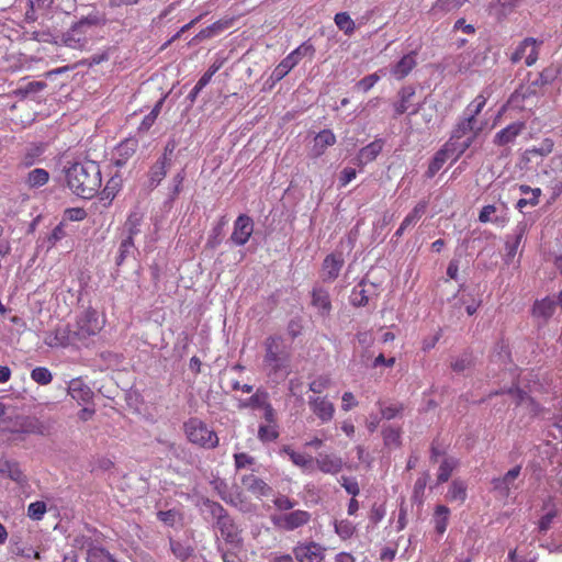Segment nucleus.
<instances>
[{
  "label": "nucleus",
  "instance_id": "3c124183",
  "mask_svg": "<svg viewBox=\"0 0 562 562\" xmlns=\"http://www.w3.org/2000/svg\"><path fill=\"white\" fill-rule=\"evenodd\" d=\"M335 531L342 540H347L355 533L356 526L348 519L337 520L335 522Z\"/></svg>",
  "mask_w": 562,
  "mask_h": 562
},
{
  "label": "nucleus",
  "instance_id": "c03bdc74",
  "mask_svg": "<svg viewBox=\"0 0 562 562\" xmlns=\"http://www.w3.org/2000/svg\"><path fill=\"white\" fill-rule=\"evenodd\" d=\"M426 210H427V202L426 201L418 202L414 206L412 212H409L403 220L404 226L409 227L411 225L416 224L422 218V216L425 214Z\"/></svg>",
  "mask_w": 562,
  "mask_h": 562
},
{
  "label": "nucleus",
  "instance_id": "6ab92c4d",
  "mask_svg": "<svg viewBox=\"0 0 562 562\" xmlns=\"http://www.w3.org/2000/svg\"><path fill=\"white\" fill-rule=\"evenodd\" d=\"M543 515L537 521V530L540 535H546L551 528L559 510L554 502L549 497L542 505Z\"/></svg>",
  "mask_w": 562,
  "mask_h": 562
},
{
  "label": "nucleus",
  "instance_id": "39448f33",
  "mask_svg": "<svg viewBox=\"0 0 562 562\" xmlns=\"http://www.w3.org/2000/svg\"><path fill=\"white\" fill-rule=\"evenodd\" d=\"M183 431L188 441L200 448L215 449L220 443L217 434L198 417H190L186 420Z\"/></svg>",
  "mask_w": 562,
  "mask_h": 562
},
{
  "label": "nucleus",
  "instance_id": "2eb2a0df",
  "mask_svg": "<svg viewBox=\"0 0 562 562\" xmlns=\"http://www.w3.org/2000/svg\"><path fill=\"white\" fill-rule=\"evenodd\" d=\"M308 406L323 424L331 422L335 416V405L326 396L310 397Z\"/></svg>",
  "mask_w": 562,
  "mask_h": 562
},
{
  "label": "nucleus",
  "instance_id": "8fccbe9b",
  "mask_svg": "<svg viewBox=\"0 0 562 562\" xmlns=\"http://www.w3.org/2000/svg\"><path fill=\"white\" fill-rule=\"evenodd\" d=\"M517 0H497L491 3L490 11L498 16L506 15L513 11Z\"/></svg>",
  "mask_w": 562,
  "mask_h": 562
},
{
  "label": "nucleus",
  "instance_id": "dca6fc26",
  "mask_svg": "<svg viewBox=\"0 0 562 562\" xmlns=\"http://www.w3.org/2000/svg\"><path fill=\"white\" fill-rule=\"evenodd\" d=\"M521 472V465H515L508 470L503 476L495 477L492 480L493 490L497 492L502 497H508L515 486V481L518 479Z\"/></svg>",
  "mask_w": 562,
  "mask_h": 562
},
{
  "label": "nucleus",
  "instance_id": "f257e3e1",
  "mask_svg": "<svg viewBox=\"0 0 562 562\" xmlns=\"http://www.w3.org/2000/svg\"><path fill=\"white\" fill-rule=\"evenodd\" d=\"M68 188L82 199H91L101 188L100 166L93 160L76 161L65 167Z\"/></svg>",
  "mask_w": 562,
  "mask_h": 562
},
{
  "label": "nucleus",
  "instance_id": "338daca9",
  "mask_svg": "<svg viewBox=\"0 0 562 562\" xmlns=\"http://www.w3.org/2000/svg\"><path fill=\"white\" fill-rule=\"evenodd\" d=\"M429 481V473L424 472L414 484V497H419L424 494L426 485Z\"/></svg>",
  "mask_w": 562,
  "mask_h": 562
},
{
  "label": "nucleus",
  "instance_id": "9b49d317",
  "mask_svg": "<svg viewBox=\"0 0 562 562\" xmlns=\"http://www.w3.org/2000/svg\"><path fill=\"white\" fill-rule=\"evenodd\" d=\"M45 344L52 348H65L68 346H78L79 341L75 334L74 326L66 324L57 326L45 337Z\"/></svg>",
  "mask_w": 562,
  "mask_h": 562
},
{
  "label": "nucleus",
  "instance_id": "4c0bfd02",
  "mask_svg": "<svg viewBox=\"0 0 562 562\" xmlns=\"http://www.w3.org/2000/svg\"><path fill=\"white\" fill-rule=\"evenodd\" d=\"M458 464H459V462L457 459L451 458V457L445 458L441 461L439 469H438V474H437L438 483L447 482L450 479L454 469L458 467Z\"/></svg>",
  "mask_w": 562,
  "mask_h": 562
},
{
  "label": "nucleus",
  "instance_id": "f03ea898",
  "mask_svg": "<svg viewBox=\"0 0 562 562\" xmlns=\"http://www.w3.org/2000/svg\"><path fill=\"white\" fill-rule=\"evenodd\" d=\"M488 95H485L484 92L480 93L465 108L462 117H460L451 132L450 140L460 138L473 140L485 136L484 132L488 128V123L480 117V113L484 109Z\"/></svg>",
  "mask_w": 562,
  "mask_h": 562
},
{
  "label": "nucleus",
  "instance_id": "13d9d810",
  "mask_svg": "<svg viewBox=\"0 0 562 562\" xmlns=\"http://www.w3.org/2000/svg\"><path fill=\"white\" fill-rule=\"evenodd\" d=\"M468 0H437L432 9L435 11L451 12L460 9Z\"/></svg>",
  "mask_w": 562,
  "mask_h": 562
},
{
  "label": "nucleus",
  "instance_id": "9d476101",
  "mask_svg": "<svg viewBox=\"0 0 562 562\" xmlns=\"http://www.w3.org/2000/svg\"><path fill=\"white\" fill-rule=\"evenodd\" d=\"M420 103L416 101V90L413 86H405L397 92V99L393 102L394 116L404 113L414 115L419 111Z\"/></svg>",
  "mask_w": 562,
  "mask_h": 562
},
{
  "label": "nucleus",
  "instance_id": "f8f14e48",
  "mask_svg": "<svg viewBox=\"0 0 562 562\" xmlns=\"http://www.w3.org/2000/svg\"><path fill=\"white\" fill-rule=\"evenodd\" d=\"M310 520L311 514L302 509H296L281 516L272 517L273 525L286 531H292L303 527L308 524Z\"/></svg>",
  "mask_w": 562,
  "mask_h": 562
},
{
  "label": "nucleus",
  "instance_id": "ea45409f",
  "mask_svg": "<svg viewBox=\"0 0 562 562\" xmlns=\"http://www.w3.org/2000/svg\"><path fill=\"white\" fill-rule=\"evenodd\" d=\"M334 21L337 27L346 35L350 36L353 34L356 24L347 12L336 13Z\"/></svg>",
  "mask_w": 562,
  "mask_h": 562
},
{
  "label": "nucleus",
  "instance_id": "bb28decb",
  "mask_svg": "<svg viewBox=\"0 0 562 562\" xmlns=\"http://www.w3.org/2000/svg\"><path fill=\"white\" fill-rule=\"evenodd\" d=\"M68 393L74 400L83 403L89 402L92 397L90 387L79 379L71 380Z\"/></svg>",
  "mask_w": 562,
  "mask_h": 562
},
{
  "label": "nucleus",
  "instance_id": "a878e982",
  "mask_svg": "<svg viewBox=\"0 0 562 562\" xmlns=\"http://www.w3.org/2000/svg\"><path fill=\"white\" fill-rule=\"evenodd\" d=\"M555 301L550 297L537 300L532 306V316L547 322L555 311Z\"/></svg>",
  "mask_w": 562,
  "mask_h": 562
},
{
  "label": "nucleus",
  "instance_id": "a19ab883",
  "mask_svg": "<svg viewBox=\"0 0 562 562\" xmlns=\"http://www.w3.org/2000/svg\"><path fill=\"white\" fill-rule=\"evenodd\" d=\"M227 485L224 481H216L215 482V490L217 491V493L220 494L221 498L231 504V505H234L236 507H238L239 509H244V505H245V502L243 499V495L241 493H238L235 497H228L226 494H225V490H226Z\"/></svg>",
  "mask_w": 562,
  "mask_h": 562
},
{
  "label": "nucleus",
  "instance_id": "603ef678",
  "mask_svg": "<svg viewBox=\"0 0 562 562\" xmlns=\"http://www.w3.org/2000/svg\"><path fill=\"white\" fill-rule=\"evenodd\" d=\"M164 104V99H160L155 106L151 109V111L144 116L142 123L138 126V130L144 132L148 131L155 123L158 114L160 113L161 106Z\"/></svg>",
  "mask_w": 562,
  "mask_h": 562
},
{
  "label": "nucleus",
  "instance_id": "e433bc0d",
  "mask_svg": "<svg viewBox=\"0 0 562 562\" xmlns=\"http://www.w3.org/2000/svg\"><path fill=\"white\" fill-rule=\"evenodd\" d=\"M139 233V229H130V235L121 241L119 248V255L116 257V265L121 266L126 257L131 254V250L134 248V236Z\"/></svg>",
  "mask_w": 562,
  "mask_h": 562
},
{
  "label": "nucleus",
  "instance_id": "b1692460",
  "mask_svg": "<svg viewBox=\"0 0 562 562\" xmlns=\"http://www.w3.org/2000/svg\"><path fill=\"white\" fill-rule=\"evenodd\" d=\"M551 153L552 143H543L540 147L527 149L522 155V159L526 164H530L529 168H531L533 165L538 166Z\"/></svg>",
  "mask_w": 562,
  "mask_h": 562
},
{
  "label": "nucleus",
  "instance_id": "cd10ccee",
  "mask_svg": "<svg viewBox=\"0 0 562 562\" xmlns=\"http://www.w3.org/2000/svg\"><path fill=\"white\" fill-rule=\"evenodd\" d=\"M0 474L8 475L12 481L23 484L26 479L20 465L15 461H0Z\"/></svg>",
  "mask_w": 562,
  "mask_h": 562
},
{
  "label": "nucleus",
  "instance_id": "0e129e2a",
  "mask_svg": "<svg viewBox=\"0 0 562 562\" xmlns=\"http://www.w3.org/2000/svg\"><path fill=\"white\" fill-rule=\"evenodd\" d=\"M341 486L346 490L348 494L352 497H356L360 493V487L356 479H349L346 476H341L340 479Z\"/></svg>",
  "mask_w": 562,
  "mask_h": 562
},
{
  "label": "nucleus",
  "instance_id": "aec40b11",
  "mask_svg": "<svg viewBox=\"0 0 562 562\" xmlns=\"http://www.w3.org/2000/svg\"><path fill=\"white\" fill-rule=\"evenodd\" d=\"M344 266V259L340 255L330 254L326 256L322 266L323 281H334L338 278Z\"/></svg>",
  "mask_w": 562,
  "mask_h": 562
},
{
  "label": "nucleus",
  "instance_id": "393cba45",
  "mask_svg": "<svg viewBox=\"0 0 562 562\" xmlns=\"http://www.w3.org/2000/svg\"><path fill=\"white\" fill-rule=\"evenodd\" d=\"M282 453L289 456L292 463L305 471H312L314 469V458L301 452L293 450L290 446H283L281 449Z\"/></svg>",
  "mask_w": 562,
  "mask_h": 562
},
{
  "label": "nucleus",
  "instance_id": "052dcab7",
  "mask_svg": "<svg viewBox=\"0 0 562 562\" xmlns=\"http://www.w3.org/2000/svg\"><path fill=\"white\" fill-rule=\"evenodd\" d=\"M330 386V379L327 375H319L314 379L308 387L313 393L321 394Z\"/></svg>",
  "mask_w": 562,
  "mask_h": 562
},
{
  "label": "nucleus",
  "instance_id": "69168bd1",
  "mask_svg": "<svg viewBox=\"0 0 562 562\" xmlns=\"http://www.w3.org/2000/svg\"><path fill=\"white\" fill-rule=\"evenodd\" d=\"M273 504L279 510H290V509L294 508V506L296 505V502L291 499L286 495L279 494L273 499Z\"/></svg>",
  "mask_w": 562,
  "mask_h": 562
},
{
  "label": "nucleus",
  "instance_id": "37998d69",
  "mask_svg": "<svg viewBox=\"0 0 562 562\" xmlns=\"http://www.w3.org/2000/svg\"><path fill=\"white\" fill-rule=\"evenodd\" d=\"M269 402V395L266 391L257 390L255 394H252L245 404H243L244 407H251V408H265L266 405H268Z\"/></svg>",
  "mask_w": 562,
  "mask_h": 562
},
{
  "label": "nucleus",
  "instance_id": "2f4dec72",
  "mask_svg": "<svg viewBox=\"0 0 562 562\" xmlns=\"http://www.w3.org/2000/svg\"><path fill=\"white\" fill-rule=\"evenodd\" d=\"M477 55L472 52H463L454 58V66L460 74L469 72L476 64Z\"/></svg>",
  "mask_w": 562,
  "mask_h": 562
},
{
  "label": "nucleus",
  "instance_id": "473e14b6",
  "mask_svg": "<svg viewBox=\"0 0 562 562\" xmlns=\"http://www.w3.org/2000/svg\"><path fill=\"white\" fill-rule=\"evenodd\" d=\"M447 498L463 504L467 499V485L461 480H453L449 486Z\"/></svg>",
  "mask_w": 562,
  "mask_h": 562
},
{
  "label": "nucleus",
  "instance_id": "774afa93",
  "mask_svg": "<svg viewBox=\"0 0 562 562\" xmlns=\"http://www.w3.org/2000/svg\"><path fill=\"white\" fill-rule=\"evenodd\" d=\"M386 510L383 505L374 504L370 510L369 519L372 524H379L385 516Z\"/></svg>",
  "mask_w": 562,
  "mask_h": 562
},
{
  "label": "nucleus",
  "instance_id": "f704fd0d",
  "mask_svg": "<svg viewBox=\"0 0 562 562\" xmlns=\"http://www.w3.org/2000/svg\"><path fill=\"white\" fill-rule=\"evenodd\" d=\"M450 509L445 505H438L435 508L434 522L435 529L439 535H443L448 527Z\"/></svg>",
  "mask_w": 562,
  "mask_h": 562
},
{
  "label": "nucleus",
  "instance_id": "79ce46f5",
  "mask_svg": "<svg viewBox=\"0 0 562 562\" xmlns=\"http://www.w3.org/2000/svg\"><path fill=\"white\" fill-rule=\"evenodd\" d=\"M44 147L38 144H33L22 156L21 164L30 167L40 161L41 156L44 154Z\"/></svg>",
  "mask_w": 562,
  "mask_h": 562
},
{
  "label": "nucleus",
  "instance_id": "ddd939ff",
  "mask_svg": "<svg viewBox=\"0 0 562 562\" xmlns=\"http://www.w3.org/2000/svg\"><path fill=\"white\" fill-rule=\"evenodd\" d=\"M254 232V221L246 214H240L234 222V229L231 235L232 241L237 246H244Z\"/></svg>",
  "mask_w": 562,
  "mask_h": 562
},
{
  "label": "nucleus",
  "instance_id": "e2e57ef3",
  "mask_svg": "<svg viewBox=\"0 0 562 562\" xmlns=\"http://www.w3.org/2000/svg\"><path fill=\"white\" fill-rule=\"evenodd\" d=\"M255 458L246 452H238L234 454L235 468L237 470L245 469L255 463Z\"/></svg>",
  "mask_w": 562,
  "mask_h": 562
},
{
  "label": "nucleus",
  "instance_id": "72a5a7b5",
  "mask_svg": "<svg viewBox=\"0 0 562 562\" xmlns=\"http://www.w3.org/2000/svg\"><path fill=\"white\" fill-rule=\"evenodd\" d=\"M280 436L279 425L274 424H260L258 427L257 437L262 443L276 441Z\"/></svg>",
  "mask_w": 562,
  "mask_h": 562
},
{
  "label": "nucleus",
  "instance_id": "49530a36",
  "mask_svg": "<svg viewBox=\"0 0 562 562\" xmlns=\"http://www.w3.org/2000/svg\"><path fill=\"white\" fill-rule=\"evenodd\" d=\"M350 302L353 306L357 307L366 306L369 303V296L362 282L352 289L350 294Z\"/></svg>",
  "mask_w": 562,
  "mask_h": 562
},
{
  "label": "nucleus",
  "instance_id": "864d4df0",
  "mask_svg": "<svg viewBox=\"0 0 562 562\" xmlns=\"http://www.w3.org/2000/svg\"><path fill=\"white\" fill-rule=\"evenodd\" d=\"M87 217V212L83 207H69L64 211L61 223L67 226L68 222H81Z\"/></svg>",
  "mask_w": 562,
  "mask_h": 562
},
{
  "label": "nucleus",
  "instance_id": "20e7f679",
  "mask_svg": "<svg viewBox=\"0 0 562 562\" xmlns=\"http://www.w3.org/2000/svg\"><path fill=\"white\" fill-rule=\"evenodd\" d=\"M204 505L215 519V527L223 540L235 548H240L243 546L241 529L227 510L220 503L210 499L205 501Z\"/></svg>",
  "mask_w": 562,
  "mask_h": 562
},
{
  "label": "nucleus",
  "instance_id": "6e6d98bb",
  "mask_svg": "<svg viewBox=\"0 0 562 562\" xmlns=\"http://www.w3.org/2000/svg\"><path fill=\"white\" fill-rule=\"evenodd\" d=\"M537 44V40L532 37L525 38L515 49V52L510 56V60L514 64L519 63L522 58L526 59V54L530 45Z\"/></svg>",
  "mask_w": 562,
  "mask_h": 562
},
{
  "label": "nucleus",
  "instance_id": "09e8293b",
  "mask_svg": "<svg viewBox=\"0 0 562 562\" xmlns=\"http://www.w3.org/2000/svg\"><path fill=\"white\" fill-rule=\"evenodd\" d=\"M67 236L65 223L59 222L46 237L47 248H54L58 241Z\"/></svg>",
  "mask_w": 562,
  "mask_h": 562
},
{
  "label": "nucleus",
  "instance_id": "412c9836",
  "mask_svg": "<svg viewBox=\"0 0 562 562\" xmlns=\"http://www.w3.org/2000/svg\"><path fill=\"white\" fill-rule=\"evenodd\" d=\"M416 65V53L411 52L404 55L395 65H393L390 69V72L395 79L402 80L409 75Z\"/></svg>",
  "mask_w": 562,
  "mask_h": 562
},
{
  "label": "nucleus",
  "instance_id": "1a4fd4ad",
  "mask_svg": "<svg viewBox=\"0 0 562 562\" xmlns=\"http://www.w3.org/2000/svg\"><path fill=\"white\" fill-rule=\"evenodd\" d=\"M469 145L470 143H445L430 161L426 176L432 178L448 159L456 161L469 148Z\"/></svg>",
  "mask_w": 562,
  "mask_h": 562
},
{
  "label": "nucleus",
  "instance_id": "a211bd4d",
  "mask_svg": "<svg viewBox=\"0 0 562 562\" xmlns=\"http://www.w3.org/2000/svg\"><path fill=\"white\" fill-rule=\"evenodd\" d=\"M240 481L245 488L258 498L272 495V487L255 474H245Z\"/></svg>",
  "mask_w": 562,
  "mask_h": 562
},
{
  "label": "nucleus",
  "instance_id": "a18cd8bd",
  "mask_svg": "<svg viewBox=\"0 0 562 562\" xmlns=\"http://www.w3.org/2000/svg\"><path fill=\"white\" fill-rule=\"evenodd\" d=\"M524 128V124L520 122H515L507 127L501 130L496 134L495 140H513L515 137L519 135L521 130Z\"/></svg>",
  "mask_w": 562,
  "mask_h": 562
},
{
  "label": "nucleus",
  "instance_id": "423d86ee",
  "mask_svg": "<svg viewBox=\"0 0 562 562\" xmlns=\"http://www.w3.org/2000/svg\"><path fill=\"white\" fill-rule=\"evenodd\" d=\"M263 347V364L269 370V374H277L288 367L289 355L285 351L284 340L281 336L271 335L267 337Z\"/></svg>",
  "mask_w": 562,
  "mask_h": 562
},
{
  "label": "nucleus",
  "instance_id": "4468645a",
  "mask_svg": "<svg viewBox=\"0 0 562 562\" xmlns=\"http://www.w3.org/2000/svg\"><path fill=\"white\" fill-rule=\"evenodd\" d=\"M324 548L316 542L300 543L293 549L295 559L299 562H322L324 560Z\"/></svg>",
  "mask_w": 562,
  "mask_h": 562
},
{
  "label": "nucleus",
  "instance_id": "58836bf2",
  "mask_svg": "<svg viewBox=\"0 0 562 562\" xmlns=\"http://www.w3.org/2000/svg\"><path fill=\"white\" fill-rule=\"evenodd\" d=\"M87 562H116L109 551L101 547H90L87 551Z\"/></svg>",
  "mask_w": 562,
  "mask_h": 562
},
{
  "label": "nucleus",
  "instance_id": "c756f323",
  "mask_svg": "<svg viewBox=\"0 0 562 562\" xmlns=\"http://www.w3.org/2000/svg\"><path fill=\"white\" fill-rule=\"evenodd\" d=\"M121 189V179L116 177H112L110 180H108L105 187L100 193V201L103 202L104 206H108L111 204V202L114 200L116 194L119 193Z\"/></svg>",
  "mask_w": 562,
  "mask_h": 562
},
{
  "label": "nucleus",
  "instance_id": "680f3d73",
  "mask_svg": "<svg viewBox=\"0 0 562 562\" xmlns=\"http://www.w3.org/2000/svg\"><path fill=\"white\" fill-rule=\"evenodd\" d=\"M380 80V76L374 72L363 77L356 85V88L361 90L362 92H368L370 89L374 87V85Z\"/></svg>",
  "mask_w": 562,
  "mask_h": 562
},
{
  "label": "nucleus",
  "instance_id": "7c9ffc66",
  "mask_svg": "<svg viewBox=\"0 0 562 562\" xmlns=\"http://www.w3.org/2000/svg\"><path fill=\"white\" fill-rule=\"evenodd\" d=\"M382 150L381 143H369L366 147L361 148L356 160L359 166H364L374 160Z\"/></svg>",
  "mask_w": 562,
  "mask_h": 562
},
{
  "label": "nucleus",
  "instance_id": "4be33fe9",
  "mask_svg": "<svg viewBox=\"0 0 562 562\" xmlns=\"http://www.w3.org/2000/svg\"><path fill=\"white\" fill-rule=\"evenodd\" d=\"M312 305L317 308L321 316H328L331 311V302L328 292L321 288L313 289Z\"/></svg>",
  "mask_w": 562,
  "mask_h": 562
},
{
  "label": "nucleus",
  "instance_id": "5fc2aeb1",
  "mask_svg": "<svg viewBox=\"0 0 562 562\" xmlns=\"http://www.w3.org/2000/svg\"><path fill=\"white\" fill-rule=\"evenodd\" d=\"M384 445L387 447H400L401 446V429L387 427L382 431Z\"/></svg>",
  "mask_w": 562,
  "mask_h": 562
},
{
  "label": "nucleus",
  "instance_id": "4d7b16f0",
  "mask_svg": "<svg viewBox=\"0 0 562 562\" xmlns=\"http://www.w3.org/2000/svg\"><path fill=\"white\" fill-rule=\"evenodd\" d=\"M31 378L33 381L41 385H47L52 382V372L45 367H36L31 371Z\"/></svg>",
  "mask_w": 562,
  "mask_h": 562
},
{
  "label": "nucleus",
  "instance_id": "de8ad7c7",
  "mask_svg": "<svg viewBox=\"0 0 562 562\" xmlns=\"http://www.w3.org/2000/svg\"><path fill=\"white\" fill-rule=\"evenodd\" d=\"M170 549L175 557L181 561L188 560L193 553V549L190 546L173 539H170Z\"/></svg>",
  "mask_w": 562,
  "mask_h": 562
},
{
  "label": "nucleus",
  "instance_id": "c9c22d12",
  "mask_svg": "<svg viewBox=\"0 0 562 562\" xmlns=\"http://www.w3.org/2000/svg\"><path fill=\"white\" fill-rule=\"evenodd\" d=\"M49 180V173L45 169L36 168L27 173L25 183L29 188H40L45 186Z\"/></svg>",
  "mask_w": 562,
  "mask_h": 562
},
{
  "label": "nucleus",
  "instance_id": "c85d7f7f",
  "mask_svg": "<svg viewBox=\"0 0 562 562\" xmlns=\"http://www.w3.org/2000/svg\"><path fill=\"white\" fill-rule=\"evenodd\" d=\"M169 165L170 164H168V158L161 157L151 166L148 172L149 184L151 187H156L162 181L167 175V168Z\"/></svg>",
  "mask_w": 562,
  "mask_h": 562
},
{
  "label": "nucleus",
  "instance_id": "f3484780",
  "mask_svg": "<svg viewBox=\"0 0 562 562\" xmlns=\"http://www.w3.org/2000/svg\"><path fill=\"white\" fill-rule=\"evenodd\" d=\"M316 468L324 474H338L344 468V460L336 453H319L314 458Z\"/></svg>",
  "mask_w": 562,
  "mask_h": 562
},
{
  "label": "nucleus",
  "instance_id": "0eeeda50",
  "mask_svg": "<svg viewBox=\"0 0 562 562\" xmlns=\"http://www.w3.org/2000/svg\"><path fill=\"white\" fill-rule=\"evenodd\" d=\"M103 322L99 319L98 312L91 307L85 310L77 316L76 323L72 325L75 334L80 345H86V341L98 335L103 328Z\"/></svg>",
  "mask_w": 562,
  "mask_h": 562
},
{
  "label": "nucleus",
  "instance_id": "6e6552de",
  "mask_svg": "<svg viewBox=\"0 0 562 562\" xmlns=\"http://www.w3.org/2000/svg\"><path fill=\"white\" fill-rule=\"evenodd\" d=\"M314 54L315 48L310 41L302 43L280 61V64L272 71V78L274 80H281L300 63L302 58L307 56L313 57Z\"/></svg>",
  "mask_w": 562,
  "mask_h": 562
},
{
  "label": "nucleus",
  "instance_id": "5701e85b",
  "mask_svg": "<svg viewBox=\"0 0 562 562\" xmlns=\"http://www.w3.org/2000/svg\"><path fill=\"white\" fill-rule=\"evenodd\" d=\"M136 151L135 143H117L112 150L111 160L116 167H122Z\"/></svg>",
  "mask_w": 562,
  "mask_h": 562
},
{
  "label": "nucleus",
  "instance_id": "7ed1b4c3",
  "mask_svg": "<svg viewBox=\"0 0 562 562\" xmlns=\"http://www.w3.org/2000/svg\"><path fill=\"white\" fill-rule=\"evenodd\" d=\"M105 13L97 9L91 10L78 22L74 23L63 36V43L72 49H87L95 35V29L105 25Z\"/></svg>",
  "mask_w": 562,
  "mask_h": 562
},
{
  "label": "nucleus",
  "instance_id": "bf43d9fd",
  "mask_svg": "<svg viewBox=\"0 0 562 562\" xmlns=\"http://www.w3.org/2000/svg\"><path fill=\"white\" fill-rule=\"evenodd\" d=\"M47 512V506L42 501H36L27 506V516L32 520H42Z\"/></svg>",
  "mask_w": 562,
  "mask_h": 562
}]
</instances>
